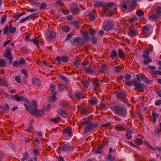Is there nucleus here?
Listing matches in <instances>:
<instances>
[{
	"mask_svg": "<svg viewBox=\"0 0 161 161\" xmlns=\"http://www.w3.org/2000/svg\"><path fill=\"white\" fill-rule=\"evenodd\" d=\"M23 157L22 158V161H24L25 160H27L30 157V154L27 151H25L23 153Z\"/></svg>",
	"mask_w": 161,
	"mask_h": 161,
	"instance_id": "a211bd4d",
	"label": "nucleus"
},
{
	"mask_svg": "<svg viewBox=\"0 0 161 161\" xmlns=\"http://www.w3.org/2000/svg\"><path fill=\"white\" fill-rule=\"evenodd\" d=\"M69 145L67 144H65L62 146L59 147L60 149L64 152H67L68 151Z\"/></svg>",
	"mask_w": 161,
	"mask_h": 161,
	"instance_id": "2eb2a0df",
	"label": "nucleus"
},
{
	"mask_svg": "<svg viewBox=\"0 0 161 161\" xmlns=\"http://www.w3.org/2000/svg\"><path fill=\"white\" fill-rule=\"evenodd\" d=\"M140 82H139L136 80L135 79L132 80V83H133V85L135 86L136 85H137L138 84H139Z\"/></svg>",
	"mask_w": 161,
	"mask_h": 161,
	"instance_id": "13d9d810",
	"label": "nucleus"
},
{
	"mask_svg": "<svg viewBox=\"0 0 161 161\" xmlns=\"http://www.w3.org/2000/svg\"><path fill=\"white\" fill-rule=\"evenodd\" d=\"M137 19V18L136 17H135L131 18H129L128 20L130 23H133Z\"/></svg>",
	"mask_w": 161,
	"mask_h": 161,
	"instance_id": "603ef678",
	"label": "nucleus"
},
{
	"mask_svg": "<svg viewBox=\"0 0 161 161\" xmlns=\"http://www.w3.org/2000/svg\"><path fill=\"white\" fill-rule=\"evenodd\" d=\"M161 131V130H160L158 127H156L154 131V134L155 135H158V136H159V134Z\"/></svg>",
	"mask_w": 161,
	"mask_h": 161,
	"instance_id": "79ce46f5",
	"label": "nucleus"
},
{
	"mask_svg": "<svg viewBox=\"0 0 161 161\" xmlns=\"http://www.w3.org/2000/svg\"><path fill=\"white\" fill-rule=\"evenodd\" d=\"M0 85L2 86H8V84L6 80L4 79H1Z\"/></svg>",
	"mask_w": 161,
	"mask_h": 161,
	"instance_id": "a878e982",
	"label": "nucleus"
},
{
	"mask_svg": "<svg viewBox=\"0 0 161 161\" xmlns=\"http://www.w3.org/2000/svg\"><path fill=\"white\" fill-rule=\"evenodd\" d=\"M56 34L55 32L53 31H51L49 32V38H52L55 36Z\"/></svg>",
	"mask_w": 161,
	"mask_h": 161,
	"instance_id": "a19ab883",
	"label": "nucleus"
},
{
	"mask_svg": "<svg viewBox=\"0 0 161 161\" xmlns=\"http://www.w3.org/2000/svg\"><path fill=\"white\" fill-rule=\"evenodd\" d=\"M16 100L18 102L23 101L25 103L29 104V100L27 99L26 97L21 95L20 96H18L17 95V97L16 99Z\"/></svg>",
	"mask_w": 161,
	"mask_h": 161,
	"instance_id": "1a4fd4ad",
	"label": "nucleus"
},
{
	"mask_svg": "<svg viewBox=\"0 0 161 161\" xmlns=\"http://www.w3.org/2000/svg\"><path fill=\"white\" fill-rule=\"evenodd\" d=\"M60 78L61 80L65 81L66 83L69 82V80L67 78L63 75H60Z\"/></svg>",
	"mask_w": 161,
	"mask_h": 161,
	"instance_id": "09e8293b",
	"label": "nucleus"
},
{
	"mask_svg": "<svg viewBox=\"0 0 161 161\" xmlns=\"http://www.w3.org/2000/svg\"><path fill=\"white\" fill-rule=\"evenodd\" d=\"M149 19L151 21H158L160 19V17L157 15L152 14L149 17Z\"/></svg>",
	"mask_w": 161,
	"mask_h": 161,
	"instance_id": "4468645a",
	"label": "nucleus"
},
{
	"mask_svg": "<svg viewBox=\"0 0 161 161\" xmlns=\"http://www.w3.org/2000/svg\"><path fill=\"white\" fill-rule=\"evenodd\" d=\"M81 95V92H77L75 95V97L77 99H79L80 98V97Z\"/></svg>",
	"mask_w": 161,
	"mask_h": 161,
	"instance_id": "5fc2aeb1",
	"label": "nucleus"
},
{
	"mask_svg": "<svg viewBox=\"0 0 161 161\" xmlns=\"http://www.w3.org/2000/svg\"><path fill=\"white\" fill-rule=\"evenodd\" d=\"M107 66L106 64H103L100 69V72L104 73L107 71Z\"/></svg>",
	"mask_w": 161,
	"mask_h": 161,
	"instance_id": "393cba45",
	"label": "nucleus"
},
{
	"mask_svg": "<svg viewBox=\"0 0 161 161\" xmlns=\"http://www.w3.org/2000/svg\"><path fill=\"white\" fill-rule=\"evenodd\" d=\"M136 14L138 17L143 16L144 15V12L142 10H137L136 12Z\"/></svg>",
	"mask_w": 161,
	"mask_h": 161,
	"instance_id": "c03bdc74",
	"label": "nucleus"
},
{
	"mask_svg": "<svg viewBox=\"0 0 161 161\" xmlns=\"http://www.w3.org/2000/svg\"><path fill=\"white\" fill-rule=\"evenodd\" d=\"M140 78L144 82L147 83H150V80L145 75H143L140 76Z\"/></svg>",
	"mask_w": 161,
	"mask_h": 161,
	"instance_id": "6ab92c4d",
	"label": "nucleus"
},
{
	"mask_svg": "<svg viewBox=\"0 0 161 161\" xmlns=\"http://www.w3.org/2000/svg\"><path fill=\"white\" fill-rule=\"evenodd\" d=\"M134 89L138 90L139 92H142L144 91V86L142 84L139 83L135 86Z\"/></svg>",
	"mask_w": 161,
	"mask_h": 161,
	"instance_id": "ddd939ff",
	"label": "nucleus"
},
{
	"mask_svg": "<svg viewBox=\"0 0 161 161\" xmlns=\"http://www.w3.org/2000/svg\"><path fill=\"white\" fill-rule=\"evenodd\" d=\"M152 61V60L151 59L147 58L144 59L142 63V64L143 65H147L149 64Z\"/></svg>",
	"mask_w": 161,
	"mask_h": 161,
	"instance_id": "412c9836",
	"label": "nucleus"
},
{
	"mask_svg": "<svg viewBox=\"0 0 161 161\" xmlns=\"http://www.w3.org/2000/svg\"><path fill=\"white\" fill-rule=\"evenodd\" d=\"M131 76L129 74H126L125 76V78L126 80H129L131 78Z\"/></svg>",
	"mask_w": 161,
	"mask_h": 161,
	"instance_id": "774afa93",
	"label": "nucleus"
},
{
	"mask_svg": "<svg viewBox=\"0 0 161 161\" xmlns=\"http://www.w3.org/2000/svg\"><path fill=\"white\" fill-rule=\"evenodd\" d=\"M67 85L64 84L63 85H59L58 87V90L59 92H63L66 90Z\"/></svg>",
	"mask_w": 161,
	"mask_h": 161,
	"instance_id": "aec40b11",
	"label": "nucleus"
},
{
	"mask_svg": "<svg viewBox=\"0 0 161 161\" xmlns=\"http://www.w3.org/2000/svg\"><path fill=\"white\" fill-rule=\"evenodd\" d=\"M114 71L115 72L119 73L121 71V68L118 66H116L114 67Z\"/></svg>",
	"mask_w": 161,
	"mask_h": 161,
	"instance_id": "864d4df0",
	"label": "nucleus"
},
{
	"mask_svg": "<svg viewBox=\"0 0 161 161\" xmlns=\"http://www.w3.org/2000/svg\"><path fill=\"white\" fill-rule=\"evenodd\" d=\"M98 126V124L96 122H92L90 124L86 126L84 130V133H87L91 130H96Z\"/></svg>",
	"mask_w": 161,
	"mask_h": 161,
	"instance_id": "f03ea898",
	"label": "nucleus"
},
{
	"mask_svg": "<svg viewBox=\"0 0 161 161\" xmlns=\"http://www.w3.org/2000/svg\"><path fill=\"white\" fill-rule=\"evenodd\" d=\"M15 81L18 83H21L20 77L19 76L17 75L15 76Z\"/></svg>",
	"mask_w": 161,
	"mask_h": 161,
	"instance_id": "338daca9",
	"label": "nucleus"
},
{
	"mask_svg": "<svg viewBox=\"0 0 161 161\" xmlns=\"http://www.w3.org/2000/svg\"><path fill=\"white\" fill-rule=\"evenodd\" d=\"M7 17V15H4V16L2 17V19L1 20V23L2 24L5 21Z\"/></svg>",
	"mask_w": 161,
	"mask_h": 161,
	"instance_id": "0e129e2a",
	"label": "nucleus"
},
{
	"mask_svg": "<svg viewBox=\"0 0 161 161\" xmlns=\"http://www.w3.org/2000/svg\"><path fill=\"white\" fill-rule=\"evenodd\" d=\"M9 108L8 105L6 103H4L2 105V110L4 113L7 112L9 110Z\"/></svg>",
	"mask_w": 161,
	"mask_h": 161,
	"instance_id": "4be33fe9",
	"label": "nucleus"
},
{
	"mask_svg": "<svg viewBox=\"0 0 161 161\" xmlns=\"http://www.w3.org/2000/svg\"><path fill=\"white\" fill-rule=\"evenodd\" d=\"M142 33L147 34L148 36L151 35V32L150 31V27L149 25H144L142 28Z\"/></svg>",
	"mask_w": 161,
	"mask_h": 161,
	"instance_id": "9d476101",
	"label": "nucleus"
},
{
	"mask_svg": "<svg viewBox=\"0 0 161 161\" xmlns=\"http://www.w3.org/2000/svg\"><path fill=\"white\" fill-rule=\"evenodd\" d=\"M61 119V118L59 117H58L56 118H54L51 119V121L52 122L57 124L59 122V121H60Z\"/></svg>",
	"mask_w": 161,
	"mask_h": 161,
	"instance_id": "e433bc0d",
	"label": "nucleus"
},
{
	"mask_svg": "<svg viewBox=\"0 0 161 161\" xmlns=\"http://www.w3.org/2000/svg\"><path fill=\"white\" fill-rule=\"evenodd\" d=\"M32 82L33 84H35L37 85L38 86H40L41 84L40 82V80L38 78H34L32 79Z\"/></svg>",
	"mask_w": 161,
	"mask_h": 161,
	"instance_id": "b1692460",
	"label": "nucleus"
},
{
	"mask_svg": "<svg viewBox=\"0 0 161 161\" xmlns=\"http://www.w3.org/2000/svg\"><path fill=\"white\" fill-rule=\"evenodd\" d=\"M136 2L134 1H132L130 4L129 8V11L131 12L133 10L134 6Z\"/></svg>",
	"mask_w": 161,
	"mask_h": 161,
	"instance_id": "37998d69",
	"label": "nucleus"
},
{
	"mask_svg": "<svg viewBox=\"0 0 161 161\" xmlns=\"http://www.w3.org/2000/svg\"><path fill=\"white\" fill-rule=\"evenodd\" d=\"M21 72L24 75L25 78H27L28 76V74L26 70L25 69H22L21 70Z\"/></svg>",
	"mask_w": 161,
	"mask_h": 161,
	"instance_id": "6e6d98bb",
	"label": "nucleus"
},
{
	"mask_svg": "<svg viewBox=\"0 0 161 161\" xmlns=\"http://www.w3.org/2000/svg\"><path fill=\"white\" fill-rule=\"evenodd\" d=\"M43 111L42 110H38L37 109H36V113H35V115L36 114V116H40L42 115Z\"/></svg>",
	"mask_w": 161,
	"mask_h": 161,
	"instance_id": "2f4dec72",
	"label": "nucleus"
},
{
	"mask_svg": "<svg viewBox=\"0 0 161 161\" xmlns=\"http://www.w3.org/2000/svg\"><path fill=\"white\" fill-rule=\"evenodd\" d=\"M96 4L98 5L99 7L103 8L104 7H105V6H107V3H103V2H97Z\"/></svg>",
	"mask_w": 161,
	"mask_h": 161,
	"instance_id": "4c0bfd02",
	"label": "nucleus"
},
{
	"mask_svg": "<svg viewBox=\"0 0 161 161\" xmlns=\"http://www.w3.org/2000/svg\"><path fill=\"white\" fill-rule=\"evenodd\" d=\"M16 28L14 27H11L9 31V33L12 34L14 33L16 31Z\"/></svg>",
	"mask_w": 161,
	"mask_h": 161,
	"instance_id": "052dcab7",
	"label": "nucleus"
},
{
	"mask_svg": "<svg viewBox=\"0 0 161 161\" xmlns=\"http://www.w3.org/2000/svg\"><path fill=\"white\" fill-rule=\"evenodd\" d=\"M136 33V31L135 29H130L129 30L128 34L130 36H133L135 35Z\"/></svg>",
	"mask_w": 161,
	"mask_h": 161,
	"instance_id": "c9c22d12",
	"label": "nucleus"
},
{
	"mask_svg": "<svg viewBox=\"0 0 161 161\" xmlns=\"http://www.w3.org/2000/svg\"><path fill=\"white\" fill-rule=\"evenodd\" d=\"M93 86L95 87H99L100 84L99 83L98 80L97 79H95L93 81Z\"/></svg>",
	"mask_w": 161,
	"mask_h": 161,
	"instance_id": "72a5a7b5",
	"label": "nucleus"
},
{
	"mask_svg": "<svg viewBox=\"0 0 161 161\" xmlns=\"http://www.w3.org/2000/svg\"><path fill=\"white\" fill-rule=\"evenodd\" d=\"M89 33L92 37L95 36L94 35L95 33V31H94L93 29L91 28L89 31Z\"/></svg>",
	"mask_w": 161,
	"mask_h": 161,
	"instance_id": "de8ad7c7",
	"label": "nucleus"
},
{
	"mask_svg": "<svg viewBox=\"0 0 161 161\" xmlns=\"http://www.w3.org/2000/svg\"><path fill=\"white\" fill-rule=\"evenodd\" d=\"M127 95V92L123 91V92H117L116 93V96L118 98H119L122 99H123L126 97Z\"/></svg>",
	"mask_w": 161,
	"mask_h": 161,
	"instance_id": "6e6552de",
	"label": "nucleus"
},
{
	"mask_svg": "<svg viewBox=\"0 0 161 161\" xmlns=\"http://www.w3.org/2000/svg\"><path fill=\"white\" fill-rule=\"evenodd\" d=\"M154 10L157 12V15L160 17L161 16V8L159 6H156Z\"/></svg>",
	"mask_w": 161,
	"mask_h": 161,
	"instance_id": "c85d7f7f",
	"label": "nucleus"
},
{
	"mask_svg": "<svg viewBox=\"0 0 161 161\" xmlns=\"http://www.w3.org/2000/svg\"><path fill=\"white\" fill-rule=\"evenodd\" d=\"M89 15L91 17L90 19V21H93L95 19V14L94 12H90L89 13Z\"/></svg>",
	"mask_w": 161,
	"mask_h": 161,
	"instance_id": "473e14b6",
	"label": "nucleus"
},
{
	"mask_svg": "<svg viewBox=\"0 0 161 161\" xmlns=\"http://www.w3.org/2000/svg\"><path fill=\"white\" fill-rule=\"evenodd\" d=\"M72 25H74L75 28L76 29H79L80 27L79 24L77 21H72L70 23Z\"/></svg>",
	"mask_w": 161,
	"mask_h": 161,
	"instance_id": "7c9ffc66",
	"label": "nucleus"
},
{
	"mask_svg": "<svg viewBox=\"0 0 161 161\" xmlns=\"http://www.w3.org/2000/svg\"><path fill=\"white\" fill-rule=\"evenodd\" d=\"M29 105V108L30 113L32 115H35V113L36 111V109L37 108V104L36 101L34 100H32L31 102V104H30V103L29 104L28 103Z\"/></svg>",
	"mask_w": 161,
	"mask_h": 161,
	"instance_id": "7ed1b4c3",
	"label": "nucleus"
},
{
	"mask_svg": "<svg viewBox=\"0 0 161 161\" xmlns=\"http://www.w3.org/2000/svg\"><path fill=\"white\" fill-rule=\"evenodd\" d=\"M3 56L6 58H8L9 62L10 64H11L12 62L13 58L12 56L10 51L9 50L7 49Z\"/></svg>",
	"mask_w": 161,
	"mask_h": 161,
	"instance_id": "423d86ee",
	"label": "nucleus"
},
{
	"mask_svg": "<svg viewBox=\"0 0 161 161\" xmlns=\"http://www.w3.org/2000/svg\"><path fill=\"white\" fill-rule=\"evenodd\" d=\"M113 109L115 113L117 115L125 117L127 115V111L123 104L114 106Z\"/></svg>",
	"mask_w": 161,
	"mask_h": 161,
	"instance_id": "f257e3e1",
	"label": "nucleus"
},
{
	"mask_svg": "<svg viewBox=\"0 0 161 161\" xmlns=\"http://www.w3.org/2000/svg\"><path fill=\"white\" fill-rule=\"evenodd\" d=\"M143 142V140L141 138H138L136 140V142L138 145L142 144Z\"/></svg>",
	"mask_w": 161,
	"mask_h": 161,
	"instance_id": "69168bd1",
	"label": "nucleus"
},
{
	"mask_svg": "<svg viewBox=\"0 0 161 161\" xmlns=\"http://www.w3.org/2000/svg\"><path fill=\"white\" fill-rule=\"evenodd\" d=\"M91 41L92 44H96L97 43V38L95 36L92 37L91 39Z\"/></svg>",
	"mask_w": 161,
	"mask_h": 161,
	"instance_id": "a18cd8bd",
	"label": "nucleus"
},
{
	"mask_svg": "<svg viewBox=\"0 0 161 161\" xmlns=\"http://www.w3.org/2000/svg\"><path fill=\"white\" fill-rule=\"evenodd\" d=\"M91 118L90 117H88L87 118H85V120L84 119V121H82V124L83 125H88L89 124H90L92 122V120L89 119H91Z\"/></svg>",
	"mask_w": 161,
	"mask_h": 161,
	"instance_id": "f3484780",
	"label": "nucleus"
},
{
	"mask_svg": "<svg viewBox=\"0 0 161 161\" xmlns=\"http://www.w3.org/2000/svg\"><path fill=\"white\" fill-rule=\"evenodd\" d=\"M61 61L63 62H66L68 61L69 60L68 58L65 56H63L61 58Z\"/></svg>",
	"mask_w": 161,
	"mask_h": 161,
	"instance_id": "3c124183",
	"label": "nucleus"
},
{
	"mask_svg": "<svg viewBox=\"0 0 161 161\" xmlns=\"http://www.w3.org/2000/svg\"><path fill=\"white\" fill-rule=\"evenodd\" d=\"M106 161H114V159L112 157V156L109 154L108 157L106 158Z\"/></svg>",
	"mask_w": 161,
	"mask_h": 161,
	"instance_id": "8fccbe9b",
	"label": "nucleus"
},
{
	"mask_svg": "<svg viewBox=\"0 0 161 161\" xmlns=\"http://www.w3.org/2000/svg\"><path fill=\"white\" fill-rule=\"evenodd\" d=\"M83 70L86 73L91 75H94L95 74L94 69H92L91 67H83L82 68Z\"/></svg>",
	"mask_w": 161,
	"mask_h": 161,
	"instance_id": "20e7f679",
	"label": "nucleus"
},
{
	"mask_svg": "<svg viewBox=\"0 0 161 161\" xmlns=\"http://www.w3.org/2000/svg\"><path fill=\"white\" fill-rule=\"evenodd\" d=\"M57 92H54L52 96L49 97V100L50 101L53 102L55 101L57 99L56 95L57 94Z\"/></svg>",
	"mask_w": 161,
	"mask_h": 161,
	"instance_id": "dca6fc26",
	"label": "nucleus"
},
{
	"mask_svg": "<svg viewBox=\"0 0 161 161\" xmlns=\"http://www.w3.org/2000/svg\"><path fill=\"white\" fill-rule=\"evenodd\" d=\"M152 115L153 118H155L156 119L157 118H158L159 116L158 114L153 110L152 111Z\"/></svg>",
	"mask_w": 161,
	"mask_h": 161,
	"instance_id": "ea45409f",
	"label": "nucleus"
},
{
	"mask_svg": "<svg viewBox=\"0 0 161 161\" xmlns=\"http://www.w3.org/2000/svg\"><path fill=\"white\" fill-rule=\"evenodd\" d=\"M6 63L4 60L1 59L0 60V66L2 68H3L6 66Z\"/></svg>",
	"mask_w": 161,
	"mask_h": 161,
	"instance_id": "58836bf2",
	"label": "nucleus"
},
{
	"mask_svg": "<svg viewBox=\"0 0 161 161\" xmlns=\"http://www.w3.org/2000/svg\"><path fill=\"white\" fill-rule=\"evenodd\" d=\"M88 102L91 105H95L97 102V100L95 97H91L89 98Z\"/></svg>",
	"mask_w": 161,
	"mask_h": 161,
	"instance_id": "9b49d317",
	"label": "nucleus"
},
{
	"mask_svg": "<svg viewBox=\"0 0 161 161\" xmlns=\"http://www.w3.org/2000/svg\"><path fill=\"white\" fill-rule=\"evenodd\" d=\"M114 26V23L111 21H108L107 24L104 27L103 29L104 30L109 31L111 30Z\"/></svg>",
	"mask_w": 161,
	"mask_h": 161,
	"instance_id": "39448f33",
	"label": "nucleus"
},
{
	"mask_svg": "<svg viewBox=\"0 0 161 161\" xmlns=\"http://www.w3.org/2000/svg\"><path fill=\"white\" fill-rule=\"evenodd\" d=\"M118 55L117 52L115 50H112L111 53L110 58L113 59L115 57L118 56Z\"/></svg>",
	"mask_w": 161,
	"mask_h": 161,
	"instance_id": "c756f323",
	"label": "nucleus"
},
{
	"mask_svg": "<svg viewBox=\"0 0 161 161\" xmlns=\"http://www.w3.org/2000/svg\"><path fill=\"white\" fill-rule=\"evenodd\" d=\"M69 9L71 12H76L79 11L80 9L76 4H74L69 6Z\"/></svg>",
	"mask_w": 161,
	"mask_h": 161,
	"instance_id": "f8f14e48",
	"label": "nucleus"
},
{
	"mask_svg": "<svg viewBox=\"0 0 161 161\" xmlns=\"http://www.w3.org/2000/svg\"><path fill=\"white\" fill-rule=\"evenodd\" d=\"M118 52L119 58H123L125 57V54L124 53L123 50L121 49L120 48L119 49Z\"/></svg>",
	"mask_w": 161,
	"mask_h": 161,
	"instance_id": "5701e85b",
	"label": "nucleus"
},
{
	"mask_svg": "<svg viewBox=\"0 0 161 161\" xmlns=\"http://www.w3.org/2000/svg\"><path fill=\"white\" fill-rule=\"evenodd\" d=\"M131 2V0H126L123 3L124 4L122 6L123 8L126 9H127V5H129Z\"/></svg>",
	"mask_w": 161,
	"mask_h": 161,
	"instance_id": "bb28decb",
	"label": "nucleus"
},
{
	"mask_svg": "<svg viewBox=\"0 0 161 161\" xmlns=\"http://www.w3.org/2000/svg\"><path fill=\"white\" fill-rule=\"evenodd\" d=\"M81 112L82 113L85 115H86L87 114H89L90 113L88 112L86 110V109L85 108H83L82 109Z\"/></svg>",
	"mask_w": 161,
	"mask_h": 161,
	"instance_id": "680f3d73",
	"label": "nucleus"
},
{
	"mask_svg": "<svg viewBox=\"0 0 161 161\" xmlns=\"http://www.w3.org/2000/svg\"><path fill=\"white\" fill-rule=\"evenodd\" d=\"M61 12L64 15H68L69 14V11L68 10H65L62 9L61 10Z\"/></svg>",
	"mask_w": 161,
	"mask_h": 161,
	"instance_id": "4d7b16f0",
	"label": "nucleus"
},
{
	"mask_svg": "<svg viewBox=\"0 0 161 161\" xmlns=\"http://www.w3.org/2000/svg\"><path fill=\"white\" fill-rule=\"evenodd\" d=\"M81 84L84 87L86 88L88 87L89 83L86 80H85L82 81Z\"/></svg>",
	"mask_w": 161,
	"mask_h": 161,
	"instance_id": "49530a36",
	"label": "nucleus"
},
{
	"mask_svg": "<svg viewBox=\"0 0 161 161\" xmlns=\"http://www.w3.org/2000/svg\"><path fill=\"white\" fill-rule=\"evenodd\" d=\"M71 129L68 128H65L63 131V132L65 133H67L69 136L72 135V132L70 131Z\"/></svg>",
	"mask_w": 161,
	"mask_h": 161,
	"instance_id": "f704fd0d",
	"label": "nucleus"
},
{
	"mask_svg": "<svg viewBox=\"0 0 161 161\" xmlns=\"http://www.w3.org/2000/svg\"><path fill=\"white\" fill-rule=\"evenodd\" d=\"M31 42H33L36 45L39 44V40L36 38H33L31 39Z\"/></svg>",
	"mask_w": 161,
	"mask_h": 161,
	"instance_id": "bf43d9fd",
	"label": "nucleus"
},
{
	"mask_svg": "<svg viewBox=\"0 0 161 161\" xmlns=\"http://www.w3.org/2000/svg\"><path fill=\"white\" fill-rule=\"evenodd\" d=\"M156 93L159 97H161V90H159L158 88L155 89Z\"/></svg>",
	"mask_w": 161,
	"mask_h": 161,
	"instance_id": "e2e57ef3",
	"label": "nucleus"
},
{
	"mask_svg": "<svg viewBox=\"0 0 161 161\" xmlns=\"http://www.w3.org/2000/svg\"><path fill=\"white\" fill-rule=\"evenodd\" d=\"M73 42L80 45L85 44V42L83 39L79 37L75 38L73 40Z\"/></svg>",
	"mask_w": 161,
	"mask_h": 161,
	"instance_id": "0eeeda50",
	"label": "nucleus"
},
{
	"mask_svg": "<svg viewBox=\"0 0 161 161\" xmlns=\"http://www.w3.org/2000/svg\"><path fill=\"white\" fill-rule=\"evenodd\" d=\"M61 30L64 32L68 33L70 31V28L68 26H64L62 27Z\"/></svg>",
	"mask_w": 161,
	"mask_h": 161,
	"instance_id": "cd10ccee",
	"label": "nucleus"
}]
</instances>
